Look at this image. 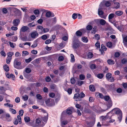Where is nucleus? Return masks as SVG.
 Returning a JSON list of instances; mask_svg holds the SVG:
<instances>
[{
  "instance_id": "obj_40",
  "label": "nucleus",
  "mask_w": 127,
  "mask_h": 127,
  "mask_svg": "<svg viewBox=\"0 0 127 127\" xmlns=\"http://www.w3.org/2000/svg\"><path fill=\"white\" fill-rule=\"evenodd\" d=\"M6 119L8 118L9 119V120H8V121H11V119L10 117V116L9 114H6Z\"/></svg>"
},
{
  "instance_id": "obj_48",
  "label": "nucleus",
  "mask_w": 127,
  "mask_h": 127,
  "mask_svg": "<svg viewBox=\"0 0 127 127\" xmlns=\"http://www.w3.org/2000/svg\"><path fill=\"white\" fill-rule=\"evenodd\" d=\"M32 60V59L31 58H30L28 59L25 60V62L27 63H29Z\"/></svg>"
},
{
  "instance_id": "obj_31",
  "label": "nucleus",
  "mask_w": 127,
  "mask_h": 127,
  "mask_svg": "<svg viewBox=\"0 0 127 127\" xmlns=\"http://www.w3.org/2000/svg\"><path fill=\"white\" fill-rule=\"evenodd\" d=\"M112 43L111 42H109L106 44L107 46L109 48H111L112 46Z\"/></svg>"
},
{
  "instance_id": "obj_59",
  "label": "nucleus",
  "mask_w": 127,
  "mask_h": 127,
  "mask_svg": "<svg viewBox=\"0 0 127 127\" xmlns=\"http://www.w3.org/2000/svg\"><path fill=\"white\" fill-rule=\"evenodd\" d=\"M64 59V57L63 56H60L58 58V60L60 61H63Z\"/></svg>"
},
{
  "instance_id": "obj_35",
  "label": "nucleus",
  "mask_w": 127,
  "mask_h": 127,
  "mask_svg": "<svg viewBox=\"0 0 127 127\" xmlns=\"http://www.w3.org/2000/svg\"><path fill=\"white\" fill-rule=\"evenodd\" d=\"M70 56L71 62H74L75 61L74 56L72 54H71Z\"/></svg>"
},
{
  "instance_id": "obj_22",
  "label": "nucleus",
  "mask_w": 127,
  "mask_h": 127,
  "mask_svg": "<svg viewBox=\"0 0 127 127\" xmlns=\"http://www.w3.org/2000/svg\"><path fill=\"white\" fill-rule=\"evenodd\" d=\"M46 116H45L42 118V120L45 122H46L48 118V114L46 113Z\"/></svg>"
},
{
  "instance_id": "obj_55",
  "label": "nucleus",
  "mask_w": 127,
  "mask_h": 127,
  "mask_svg": "<svg viewBox=\"0 0 127 127\" xmlns=\"http://www.w3.org/2000/svg\"><path fill=\"white\" fill-rule=\"evenodd\" d=\"M93 56V54L91 52H89L88 55V57L89 58H91Z\"/></svg>"
},
{
  "instance_id": "obj_41",
  "label": "nucleus",
  "mask_w": 127,
  "mask_h": 127,
  "mask_svg": "<svg viewBox=\"0 0 127 127\" xmlns=\"http://www.w3.org/2000/svg\"><path fill=\"white\" fill-rule=\"evenodd\" d=\"M24 112V111L23 110H20L19 112V114L20 115V116H22L23 115V113Z\"/></svg>"
},
{
  "instance_id": "obj_17",
  "label": "nucleus",
  "mask_w": 127,
  "mask_h": 127,
  "mask_svg": "<svg viewBox=\"0 0 127 127\" xmlns=\"http://www.w3.org/2000/svg\"><path fill=\"white\" fill-rule=\"evenodd\" d=\"M3 67L5 71L7 72L9 71V67L7 64H5L4 65Z\"/></svg>"
},
{
  "instance_id": "obj_24",
  "label": "nucleus",
  "mask_w": 127,
  "mask_h": 127,
  "mask_svg": "<svg viewBox=\"0 0 127 127\" xmlns=\"http://www.w3.org/2000/svg\"><path fill=\"white\" fill-rule=\"evenodd\" d=\"M116 15L113 14V13H111L108 16V19L109 21H110V20L112 19L113 17H114L115 16L116 17Z\"/></svg>"
},
{
  "instance_id": "obj_15",
  "label": "nucleus",
  "mask_w": 127,
  "mask_h": 127,
  "mask_svg": "<svg viewBox=\"0 0 127 127\" xmlns=\"http://www.w3.org/2000/svg\"><path fill=\"white\" fill-rule=\"evenodd\" d=\"M43 29V27L40 26H37L36 30H37L39 33H41L42 32V30Z\"/></svg>"
},
{
  "instance_id": "obj_56",
  "label": "nucleus",
  "mask_w": 127,
  "mask_h": 127,
  "mask_svg": "<svg viewBox=\"0 0 127 127\" xmlns=\"http://www.w3.org/2000/svg\"><path fill=\"white\" fill-rule=\"evenodd\" d=\"M90 68L92 69H95L96 68V66L95 64H92L90 66Z\"/></svg>"
},
{
  "instance_id": "obj_43",
  "label": "nucleus",
  "mask_w": 127,
  "mask_h": 127,
  "mask_svg": "<svg viewBox=\"0 0 127 127\" xmlns=\"http://www.w3.org/2000/svg\"><path fill=\"white\" fill-rule=\"evenodd\" d=\"M22 98L24 101H27L29 97L27 95H25L24 96H23Z\"/></svg>"
},
{
  "instance_id": "obj_50",
  "label": "nucleus",
  "mask_w": 127,
  "mask_h": 127,
  "mask_svg": "<svg viewBox=\"0 0 127 127\" xmlns=\"http://www.w3.org/2000/svg\"><path fill=\"white\" fill-rule=\"evenodd\" d=\"M101 49L105 51H106L107 50V48L103 44H102L101 46Z\"/></svg>"
},
{
  "instance_id": "obj_47",
  "label": "nucleus",
  "mask_w": 127,
  "mask_h": 127,
  "mask_svg": "<svg viewBox=\"0 0 127 127\" xmlns=\"http://www.w3.org/2000/svg\"><path fill=\"white\" fill-rule=\"evenodd\" d=\"M0 54L2 56H3L4 57H5L6 56V54L5 53L4 51L2 50L0 52Z\"/></svg>"
},
{
  "instance_id": "obj_1",
  "label": "nucleus",
  "mask_w": 127,
  "mask_h": 127,
  "mask_svg": "<svg viewBox=\"0 0 127 127\" xmlns=\"http://www.w3.org/2000/svg\"><path fill=\"white\" fill-rule=\"evenodd\" d=\"M111 115V114L108 113L107 114L106 116H102L100 117V121L102 122V125L105 126L108 125V120L110 119L111 117V116H109V115Z\"/></svg>"
},
{
  "instance_id": "obj_30",
  "label": "nucleus",
  "mask_w": 127,
  "mask_h": 127,
  "mask_svg": "<svg viewBox=\"0 0 127 127\" xmlns=\"http://www.w3.org/2000/svg\"><path fill=\"white\" fill-rule=\"evenodd\" d=\"M93 28V27L91 25H88L87 26L86 28L88 31H91L92 29Z\"/></svg>"
},
{
  "instance_id": "obj_27",
  "label": "nucleus",
  "mask_w": 127,
  "mask_h": 127,
  "mask_svg": "<svg viewBox=\"0 0 127 127\" xmlns=\"http://www.w3.org/2000/svg\"><path fill=\"white\" fill-rule=\"evenodd\" d=\"M9 111L12 113L13 114H15L16 113V110L13 108H10L9 109Z\"/></svg>"
},
{
  "instance_id": "obj_4",
  "label": "nucleus",
  "mask_w": 127,
  "mask_h": 127,
  "mask_svg": "<svg viewBox=\"0 0 127 127\" xmlns=\"http://www.w3.org/2000/svg\"><path fill=\"white\" fill-rule=\"evenodd\" d=\"M21 62H18L17 61V60L15 59L14 62V66L15 68L17 69H22L24 67L21 65Z\"/></svg>"
},
{
  "instance_id": "obj_64",
  "label": "nucleus",
  "mask_w": 127,
  "mask_h": 127,
  "mask_svg": "<svg viewBox=\"0 0 127 127\" xmlns=\"http://www.w3.org/2000/svg\"><path fill=\"white\" fill-rule=\"evenodd\" d=\"M122 86L124 88L126 89L127 88V83H123Z\"/></svg>"
},
{
  "instance_id": "obj_23",
  "label": "nucleus",
  "mask_w": 127,
  "mask_h": 127,
  "mask_svg": "<svg viewBox=\"0 0 127 127\" xmlns=\"http://www.w3.org/2000/svg\"><path fill=\"white\" fill-rule=\"evenodd\" d=\"M99 23L101 25H104L106 23V21L104 19H100L99 20Z\"/></svg>"
},
{
  "instance_id": "obj_37",
  "label": "nucleus",
  "mask_w": 127,
  "mask_h": 127,
  "mask_svg": "<svg viewBox=\"0 0 127 127\" xmlns=\"http://www.w3.org/2000/svg\"><path fill=\"white\" fill-rule=\"evenodd\" d=\"M84 82L82 81H78L77 82V84L80 86H81L83 84Z\"/></svg>"
},
{
  "instance_id": "obj_44",
  "label": "nucleus",
  "mask_w": 127,
  "mask_h": 127,
  "mask_svg": "<svg viewBox=\"0 0 127 127\" xmlns=\"http://www.w3.org/2000/svg\"><path fill=\"white\" fill-rule=\"evenodd\" d=\"M103 74H98L97 75V77L99 79H102L103 76Z\"/></svg>"
},
{
  "instance_id": "obj_39",
  "label": "nucleus",
  "mask_w": 127,
  "mask_h": 127,
  "mask_svg": "<svg viewBox=\"0 0 127 127\" xmlns=\"http://www.w3.org/2000/svg\"><path fill=\"white\" fill-rule=\"evenodd\" d=\"M94 37L95 39L97 40H99L100 38V35L98 34H96L94 35Z\"/></svg>"
},
{
  "instance_id": "obj_45",
  "label": "nucleus",
  "mask_w": 127,
  "mask_h": 127,
  "mask_svg": "<svg viewBox=\"0 0 127 127\" xmlns=\"http://www.w3.org/2000/svg\"><path fill=\"white\" fill-rule=\"evenodd\" d=\"M80 79L81 80H83L85 78V76L83 74H81L79 76Z\"/></svg>"
},
{
  "instance_id": "obj_10",
  "label": "nucleus",
  "mask_w": 127,
  "mask_h": 127,
  "mask_svg": "<svg viewBox=\"0 0 127 127\" xmlns=\"http://www.w3.org/2000/svg\"><path fill=\"white\" fill-rule=\"evenodd\" d=\"M31 37L32 38H35L38 36V34L35 31H33L30 33Z\"/></svg>"
},
{
  "instance_id": "obj_46",
  "label": "nucleus",
  "mask_w": 127,
  "mask_h": 127,
  "mask_svg": "<svg viewBox=\"0 0 127 127\" xmlns=\"http://www.w3.org/2000/svg\"><path fill=\"white\" fill-rule=\"evenodd\" d=\"M41 38L43 40H46L48 37L47 36L46 34H44L42 35L41 37Z\"/></svg>"
},
{
  "instance_id": "obj_18",
  "label": "nucleus",
  "mask_w": 127,
  "mask_h": 127,
  "mask_svg": "<svg viewBox=\"0 0 127 127\" xmlns=\"http://www.w3.org/2000/svg\"><path fill=\"white\" fill-rule=\"evenodd\" d=\"M27 124L28 126H31L33 127H37L36 126H35V124H34V122H29L27 123Z\"/></svg>"
},
{
  "instance_id": "obj_26",
  "label": "nucleus",
  "mask_w": 127,
  "mask_h": 127,
  "mask_svg": "<svg viewBox=\"0 0 127 127\" xmlns=\"http://www.w3.org/2000/svg\"><path fill=\"white\" fill-rule=\"evenodd\" d=\"M82 40L84 42L87 43L88 41V39L87 37H83L82 38Z\"/></svg>"
},
{
  "instance_id": "obj_32",
  "label": "nucleus",
  "mask_w": 127,
  "mask_h": 127,
  "mask_svg": "<svg viewBox=\"0 0 127 127\" xmlns=\"http://www.w3.org/2000/svg\"><path fill=\"white\" fill-rule=\"evenodd\" d=\"M24 120L26 122L28 123L30 121V118L28 117H26L24 118Z\"/></svg>"
},
{
  "instance_id": "obj_19",
  "label": "nucleus",
  "mask_w": 127,
  "mask_h": 127,
  "mask_svg": "<svg viewBox=\"0 0 127 127\" xmlns=\"http://www.w3.org/2000/svg\"><path fill=\"white\" fill-rule=\"evenodd\" d=\"M107 62L108 64L110 65H112L115 64V62L112 59H109L107 60Z\"/></svg>"
},
{
  "instance_id": "obj_6",
  "label": "nucleus",
  "mask_w": 127,
  "mask_h": 127,
  "mask_svg": "<svg viewBox=\"0 0 127 127\" xmlns=\"http://www.w3.org/2000/svg\"><path fill=\"white\" fill-rule=\"evenodd\" d=\"M45 125L42 121L40 120L39 119H37L35 122V126H37V127H43Z\"/></svg>"
},
{
  "instance_id": "obj_38",
  "label": "nucleus",
  "mask_w": 127,
  "mask_h": 127,
  "mask_svg": "<svg viewBox=\"0 0 127 127\" xmlns=\"http://www.w3.org/2000/svg\"><path fill=\"white\" fill-rule=\"evenodd\" d=\"M14 54V53L13 52H10L8 53V56L7 57L9 58H11V59H12V56Z\"/></svg>"
},
{
  "instance_id": "obj_9",
  "label": "nucleus",
  "mask_w": 127,
  "mask_h": 127,
  "mask_svg": "<svg viewBox=\"0 0 127 127\" xmlns=\"http://www.w3.org/2000/svg\"><path fill=\"white\" fill-rule=\"evenodd\" d=\"M45 103L46 104H49L51 106L54 105L55 104L54 100L51 98L46 100L45 101Z\"/></svg>"
},
{
  "instance_id": "obj_12",
  "label": "nucleus",
  "mask_w": 127,
  "mask_h": 127,
  "mask_svg": "<svg viewBox=\"0 0 127 127\" xmlns=\"http://www.w3.org/2000/svg\"><path fill=\"white\" fill-rule=\"evenodd\" d=\"M73 98L75 99V100L76 101H80L81 100L80 98V94L78 93H76L74 95Z\"/></svg>"
},
{
  "instance_id": "obj_62",
  "label": "nucleus",
  "mask_w": 127,
  "mask_h": 127,
  "mask_svg": "<svg viewBox=\"0 0 127 127\" xmlns=\"http://www.w3.org/2000/svg\"><path fill=\"white\" fill-rule=\"evenodd\" d=\"M2 11L4 14H6L7 12V9L6 8H3L2 10Z\"/></svg>"
},
{
  "instance_id": "obj_13",
  "label": "nucleus",
  "mask_w": 127,
  "mask_h": 127,
  "mask_svg": "<svg viewBox=\"0 0 127 127\" xmlns=\"http://www.w3.org/2000/svg\"><path fill=\"white\" fill-rule=\"evenodd\" d=\"M20 21L19 19H17L14 20L13 24L14 26H16L18 25Z\"/></svg>"
},
{
  "instance_id": "obj_16",
  "label": "nucleus",
  "mask_w": 127,
  "mask_h": 127,
  "mask_svg": "<svg viewBox=\"0 0 127 127\" xmlns=\"http://www.w3.org/2000/svg\"><path fill=\"white\" fill-rule=\"evenodd\" d=\"M64 117H63V118L61 119V121L63 119V118ZM67 121L64 120L63 121H61V126L62 127H63V125H65L67 124Z\"/></svg>"
},
{
  "instance_id": "obj_53",
  "label": "nucleus",
  "mask_w": 127,
  "mask_h": 127,
  "mask_svg": "<svg viewBox=\"0 0 127 127\" xmlns=\"http://www.w3.org/2000/svg\"><path fill=\"white\" fill-rule=\"evenodd\" d=\"M51 12H49L46 13V16L47 17H49L51 15Z\"/></svg>"
},
{
  "instance_id": "obj_7",
  "label": "nucleus",
  "mask_w": 127,
  "mask_h": 127,
  "mask_svg": "<svg viewBox=\"0 0 127 127\" xmlns=\"http://www.w3.org/2000/svg\"><path fill=\"white\" fill-rule=\"evenodd\" d=\"M103 5L102 3H101L99 5V7L98 10V14L99 16L101 18L105 19V17L103 16V12L101 10L102 7H103Z\"/></svg>"
},
{
  "instance_id": "obj_29",
  "label": "nucleus",
  "mask_w": 127,
  "mask_h": 127,
  "mask_svg": "<svg viewBox=\"0 0 127 127\" xmlns=\"http://www.w3.org/2000/svg\"><path fill=\"white\" fill-rule=\"evenodd\" d=\"M112 76V74L110 73H107L106 75V77L107 79H110Z\"/></svg>"
},
{
  "instance_id": "obj_54",
  "label": "nucleus",
  "mask_w": 127,
  "mask_h": 127,
  "mask_svg": "<svg viewBox=\"0 0 127 127\" xmlns=\"http://www.w3.org/2000/svg\"><path fill=\"white\" fill-rule=\"evenodd\" d=\"M36 97L38 99L41 100L42 99V97L39 94H38L36 95Z\"/></svg>"
},
{
  "instance_id": "obj_34",
  "label": "nucleus",
  "mask_w": 127,
  "mask_h": 127,
  "mask_svg": "<svg viewBox=\"0 0 127 127\" xmlns=\"http://www.w3.org/2000/svg\"><path fill=\"white\" fill-rule=\"evenodd\" d=\"M50 88L52 89H55L57 88V86L55 84H53L50 86Z\"/></svg>"
},
{
  "instance_id": "obj_63",
  "label": "nucleus",
  "mask_w": 127,
  "mask_h": 127,
  "mask_svg": "<svg viewBox=\"0 0 127 127\" xmlns=\"http://www.w3.org/2000/svg\"><path fill=\"white\" fill-rule=\"evenodd\" d=\"M43 31L44 33L47 32L49 31V29L48 28H43L42 30Z\"/></svg>"
},
{
  "instance_id": "obj_60",
  "label": "nucleus",
  "mask_w": 127,
  "mask_h": 127,
  "mask_svg": "<svg viewBox=\"0 0 127 127\" xmlns=\"http://www.w3.org/2000/svg\"><path fill=\"white\" fill-rule=\"evenodd\" d=\"M77 14L74 13L72 16V18L74 19H75L77 17Z\"/></svg>"
},
{
  "instance_id": "obj_14",
  "label": "nucleus",
  "mask_w": 127,
  "mask_h": 127,
  "mask_svg": "<svg viewBox=\"0 0 127 127\" xmlns=\"http://www.w3.org/2000/svg\"><path fill=\"white\" fill-rule=\"evenodd\" d=\"M29 29V28L27 26H23L21 29V31L22 32H25Z\"/></svg>"
},
{
  "instance_id": "obj_25",
  "label": "nucleus",
  "mask_w": 127,
  "mask_h": 127,
  "mask_svg": "<svg viewBox=\"0 0 127 127\" xmlns=\"http://www.w3.org/2000/svg\"><path fill=\"white\" fill-rule=\"evenodd\" d=\"M90 90L94 92L95 91V86L92 85H91L89 87Z\"/></svg>"
},
{
  "instance_id": "obj_36",
  "label": "nucleus",
  "mask_w": 127,
  "mask_h": 127,
  "mask_svg": "<svg viewBox=\"0 0 127 127\" xmlns=\"http://www.w3.org/2000/svg\"><path fill=\"white\" fill-rule=\"evenodd\" d=\"M123 42L124 44L127 42V36L123 37Z\"/></svg>"
},
{
  "instance_id": "obj_42",
  "label": "nucleus",
  "mask_w": 127,
  "mask_h": 127,
  "mask_svg": "<svg viewBox=\"0 0 127 127\" xmlns=\"http://www.w3.org/2000/svg\"><path fill=\"white\" fill-rule=\"evenodd\" d=\"M12 59L10 58H9L8 57L7 58L6 60V63L7 64H9L11 60Z\"/></svg>"
},
{
  "instance_id": "obj_28",
  "label": "nucleus",
  "mask_w": 127,
  "mask_h": 127,
  "mask_svg": "<svg viewBox=\"0 0 127 127\" xmlns=\"http://www.w3.org/2000/svg\"><path fill=\"white\" fill-rule=\"evenodd\" d=\"M115 14L118 16H121L123 14V12L122 11H117L115 12Z\"/></svg>"
},
{
  "instance_id": "obj_58",
  "label": "nucleus",
  "mask_w": 127,
  "mask_h": 127,
  "mask_svg": "<svg viewBox=\"0 0 127 127\" xmlns=\"http://www.w3.org/2000/svg\"><path fill=\"white\" fill-rule=\"evenodd\" d=\"M25 71L27 73H29L31 72V70L29 68H26L25 69Z\"/></svg>"
},
{
  "instance_id": "obj_52",
  "label": "nucleus",
  "mask_w": 127,
  "mask_h": 127,
  "mask_svg": "<svg viewBox=\"0 0 127 127\" xmlns=\"http://www.w3.org/2000/svg\"><path fill=\"white\" fill-rule=\"evenodd\" d=\"M80 94V98L81 99L85 96V94L82 92Z\"/></svg>"
},
{
  "instance_id": "obj_2",
  "label": "nucleus",
  "mask_w": 127,
  "mask_h": 127,
  "mask_svg": "<svg viewBox=\"0 0 127 127\" xmlns=\"http://www.w3.org/2000/svg\"><path fill=\"white\" fill-rule=\"evenodd\" d=\"M112 111L117 115L118 119L119 121V122H120L122 118V113L121 110L118 108H115L112 110Z\"/></svg>"
},
{
  "instance_id": "obj_21",
  "label": "nucleus",
  "mask_w": 127,
  "mask_h": 127,
  "mask_svg": "<svg viewBox=\"0 0 127 127\" xmlns=\"http://www.w3.org/2000/svg\"><path fill=\"white\" fill-rule=\"evenodd\" d=\"M103 2L105 4V6L107 7H108L111 5V3L109 1H104Z\"/></svg>"
},
{
  "instance_id": "obj_3",
  "label": "nucleus",
  "mask_w": 127,
  "mask_h": 127,
  "mask_svg": "<svg viewBox=\"0 0 127 127\" xmlns=\"http://www.w3.org/2000/svg\"><path fill=\"white\" fill-rule=\"evenodd\" d=\"M82 46V43L80 41H75L73 42L72 47L75 50L81 48Z\"/></svg>"
},
{
  "instance_id": "obj_61",
  "label": "nucleus",
  "mask_w": 127,
  "mask_h": 127,
  "mask_svg": "<svg viewBox=\"0 0 127 127\" xmlns=\"http://www.w3.org/2000/svg\"><path fill=\"white\" fill-rule=\"evenodd\" d=\"M16 14L17 15H20L21 14V11L18 9H17L16 10Z\"/></svg>"
},
{
  "instance_id": "obj_33",
  "label": "nucleus",
  "mask_w": 127,
  "mask_h": 127,
  "mask_svg": "<svg viewBox=\"0 0 127 127\" xmlns=\"http://www.w3.org/2000/svg\"><path fill=\"white\" fill-rule=\"evenodd\" d=\"M76 34L77 36H80L82 35V33L79 30L77 31L76 33Z\"/></svg>"
},
{
  "instance_id": "obj_49",
  "label": "nucleus",
  "mask_w": 127,
  "mask_h": 127,
  "mask_svg": "<svg viewBox=\"0 0 127 127\" xmlns=\"http://www.w3.org/2000/svg\"><path fill=\"white\" fill-rule=\"evenodd\" d=\"M22 56H26L29 54V53L28 52L26 51H22Z\"/></svg>"
},
{
  "instance_id": "obj_57",
  "label": "nucleus",
  "mask_w": 127,
  "mask_h": 127,
  "mask_svg": "<svg viewBox=\"0 0 127 127\" xmlns=\"http://www.w3.org/2000/svg\"><path fill=\"white\" fill-rule=\"evenodd\" d=\"M71 83L72 84H74L75 82V80L73 78H71Z\"/></svg>"
},
{
  "instance_id": "obj_5",
  "label": "nucleus",
  "mask_w": 127,
  "mask_h": 127,
  "mask_svg": "<svg viewBox=\"0 0 127 127\" xmlns=\"http://www.w3.org/2000/svg\"><path fill=\"white\" fill-rule=\"evenodd\" d=\"M103 98L105 100L107 101L106 104L108 108H109L112 106V101L110 99L109 96H104Z\"/></svg>"
},
{
  "instance_id": "obj_8",
  "label": "nucleus",
  "mask_w": 127,
  "mask_h": 127,
  "mask_svg": "<svg viewBox=\"0 0 127 127\" xmlns=\"http://www.w3.org/2000/svg\"><path fill=\"white\" fill-rule=\"evenodd\" d=\"M72 113V110L70 108H68L66 111H64L62 112L61 115V119H62L63 117H64L66 115V113L68 114L69 115L70 114Z\"/></svg>"
},
{
  "instance_id": "obj_20",
  "label": "nucleus",
  "mask_w": 127,
  "mask_h": 127,
  "mask_svg": "<svg viewBox=\"0 0 127 127\" xmlns=\"http://www.w3.org/2000/svg\"><path fill=\"white\" fill-rule=\"evenodd\" d=\"M106 110L102 109L100 107H98L97 108V109L95 111L96 112L101 113L102 112L105 111Z\"/></svg>"
},
{
  "instance_id": "obj_51",
  "label": "nucleus",
  "mask_w": 127,
  "mask_h": 127,
  "mask_svg": "<svg viewBox=\"0 0 127 127\" xmlns=\"http://www.w3.org/2000/svg\"><path fill=\"white\" fill-rule=\"evenodd\" d=\"M122 63L123 64H125L127 63V59L125 58L123 59L121 61Z\"/></svg>"
},
{
  "instance_id": "obj_11",
  "label": "nucleus",
  "mask_w": 127,
  "mask_h": 127,
  "mask_svg": "<svg viewBox=\"0 0 127 127\" xmlns=\"http://www.w3.org/2000/svg\"><path fill=\"white\" fill-rule=\"evenodd\" d=\"M17 118L18 120L16 119L14 122V124L16 125L18 124V123L19 124H21V117L19 115H18L17 116Z\"/></svg>"
}]
</instances>
